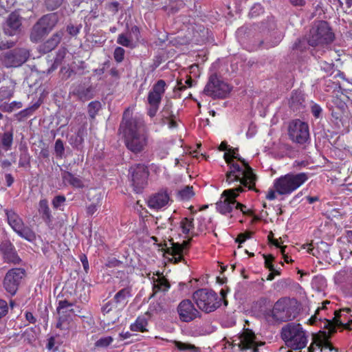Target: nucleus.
I'll return each mask as SVG.
<instances>
[{
	"instance_id": "1",
	"label": "nucleus",
	"mask_w": 352,
	"mask_h": 352,
	"mask_svg": "<svg viewBox=\"0 0 352 352\" xmlns=\"http://www.w3.org/2000/svg\"><path fill=\"white\" fill-rule=\"evenodd\" d=\"M239 33L244 32L248 37L253 38V45L258 48L269 49L276 46L282 40V32L277 29L276 23L273 16L268 17L261 25H253L241 27L238 29Z\"/></svg>"
},
{
	"instance_id": "2",
	"label": "nucleus",
	"mask_w": 352,
	"mask_h": 352,
	"mask_svg": "<svg viewBox=\"0 0 352 352\" xmlns=\"http://www.w3.org/2000/svg\"><path fill=\"white\" fill-rule=\"evenodd\" d=\"M334 40V34L329 23L325 21H319L309 30L307 43L311 47V54L316 58L323 54L329 44Z\"/></svg>"
},
{
	"instance_id": "3",
	"label": "nucleus",
	"mask_w": 352,
	"mask_h": 352,
	"mask_svg": "<svg viewBox=\"0 0 352 352\" xmlns=\"http://www.w3.org/2000/svg\"><path fill=\"white\" fill-rule=\"evenodd\" d=\"M280 336L287 346L293 350L305 348L308 342L307 333L299 323L290 322L283 326Z\"/></svg>"
},
{
	"instance_id": "4",
	"label": "nucleus",
	"mask_w": 352,
	"mask_h": 352,
	"mask_svg": "<svg viewBox=\"0 0 352 352\" xmlns=\"http://www.w3.org/2000/svg\"><path fill=\"white\" fill-rule=\"evenodd\" d=\"M308 179V174L305 173H287L274 180V188L279 195H290Z\"/></svg>"
},
{
	"instance_id": "5",
	"label": "nucleus",
	"mask_w": 352,
	"mask_h": 352,
	"mask_svg": "<svg viewBox=\"0 0 352 352\" xmlns=\"http://www.w3.org/2000/svg\"><path fill=\"white\" fill-rule=\"evenodd\" d=\"M336 316L332 320L324 319L323 329L327 331H320L315 336V342L319 346L329 348L331 351L333 350V346L329 342L332 335L336 332L337 327H342L347 330L352 329V320L348 323L344 324L340 320V315H337L335 312Z\"/></svg>"
},
{
	"instance_id": "6",
	"label": "nucleus",
	"mask_w": 352,
	"mask_h": 352,
	"mask_svg": "<svg viewBox=\"0 0 352 352\" xmlns=\"http://www.w3.org/2000/svg\"><path fill=\"white\" fill-rule=\"evenodd\" d=\"M58 22V16L55 12L41 16L30 29V41L38 43L43 41L53 30Z\"/></svg>"
},
{
	"instance_id": "7",
	"label": "nucleus",
	"mask_w": 352,
	"mask_h": 352,
	"mask_svg": "<svg viewBox=\"0 0 352 352\" xmlns=\"http://www.w3.org/2000/svg\"><path fill=\"white\" fill-rule=\"evenodd\" d=\"M298 312L294 307H292L287 298H280L274 305L272 309L265 311L267 320L272 323H280L292 320L296 317Z\"/></svg>"
},
{
	"instance_id": "8",
	"label": "nucleus",
	"mask_w": 352,
	"mask_h": 352,
	"mask_svg": "<svg viewBox=\"0 0 352 352\" xmlns=\"http://www.w3.org/2000/svg\"><path fill=\"white\" fill-rule=\"evenodd\" d=\"M233 157L241 162L244 168H242L238 164L234 163L232 159L229 157V153H225L223 157L231 169L230 171H233L234 174L240 175L243 182L247 180L249 181L250 182V185L248 186L249 190L258 192V190L255 188L257 176L253 173V169L239 155H237V156L233 155Z\"/></svg>"
},
{
	"instance_id": "9",
	"label": "nucleus",
	"mask_w": 352,
	"mask_h": 352,
	"mask_svg": "<svg viewBox=\"0 0 352 352\" xmlns=\"http://www.w3.org/2000/svg\"><path fill=\"white\" fill-rule=\"evenodd\" d=\"M192 299L199 309L207 314L214 311L221 305V300H219L217 293L206 288L195 291Z\"/></svg>"
},
{
	"instance_id": "10",
	"label": "nucleus",
	"mask_w": 352,
	"mask_h": 352,
	"mask_svg": "<svg viewBox=\"0 0 352 352\" xmlns=\"http://www.w3.org/2000/svg\"><path fill=\"white\" fill-rule=\"evenodd\" d=\"M232 87L223 80H221L216 74L210 76L205 86L203 93L214 99L226 98L231 91Z\"/></svg>"
},
{
	"instance_id": "11",
	"label": "nucleus",
	"mask_w": 352,
	"mask_h": 352,
	"mask_svg": "<svg viewBox=\"0 0 352 352\" xmlns=\"http://www.w3.org/2000/svg\"><path fill=\"white\" fill-rule=\"evenodd\" d=\"M30 56V51L23 47L9 50L1 56V60L7 68L18 67L24 64Z\"/></svg>"
},
{
	"instance_id": "12",
	"label": "nucleus",
	"mask_w": 352,
	"mask_h": 352,
	"mask_svg": "<svg viewBox=\"0 0 352 352\" xmlns=\"http://www.w3.org/2000/svg\"><path fill=\"white\" fill-rule=\"evenodd\" d=\"M289 139L296 144H303L309 140V128L307 122L299 119L290 122L288 126Z\"/></svg>"
},
{
	"instance_id": "13",
	"label": "nucleus",
	"mask_w": 352,
	"mask_h": 352,
	"mask_svg": "<svg viewBox=\"0 0 352 352\" xmlns=\"http://www.w3.org/2000/svg\"><path fill=\"white\" fill-rule=\"evenodd\" d=\"M242 192L243 188L241 186L223 190L221 199L216 204L217 210L222 214L230 213L236 204V198Z\"/></svg>"
},
{
	"instance_id": "14",
	"label": "nucleus",
	"mask_w": 352,
	"mask_h": 352,
	"mask_svg": "<svg viewBox=\"0 0 352 352\" xmlns=\"http://www.w3.org/2000/svg\"><path fill=\"white\" fill-rule=\"evenodd\" d=\"M25 275L26 272L23 268L16 267L9 270L3 278V288L11 296L15 295Z\"/></svg>"
},
{
	"instance_id": "15",
	"label": "nucleus",
	"mask_w": 352,
	"mask_h": 352,
	"mask_svg": "<svg viewBox=\"0 0 352 352\" xmlns=\"http://www.w3.org/2000/svg\"><path fill=\"white\" fill-rule=\"evenodd\" d=\"M143 124L141 120L132 117V113L129 109H126L123 113L122 120L120 125L124 137L143 133Z\"/></svg>"
},
{
	"instance_id": "16",
	"label": "nucleus",
	"mask_w": 352,
	"mask_h": 352,
	"mask_svg": "<svg viewBox=\"0 0 352 352\" xmlns=\"http://www.w3.org/2000/svg\"><path fill=\"white\" fill-rule=\"evenodd\" d=\"M131 183L134 190L139 193L147 184L149 175L148 167L142 164H137L129 169Z\"/></svg>"
},
{
	"instance_id": "17",
	"label": "nucleus",
	"mask_w": 352,
	"mask_h": 352,
	"mask_svg": "<svg viewBox=\"0 0 352 352\" xmlns=\"http://www.w3.org/2000/svg\"><path fill=\"white\" fill-rule=\"evenodd\" d=\"M177 311L180 320L184 322H190L201 317L200 312L188 299L182 300L177 306Z\"/></svg>"
},
{
	"instance_id": "18",
	"label": "nucleus",
	"mask_w": 352,
	"mask_h": 352,
	"mask_svg": "<svg viewBox=\"0 0 352 352\" xmlns=\"http://www.w3.org/2000/svg\"><path fill=\"white\" fill-rule=\"evenodd\" d=\"M239 340V347L241 350L253 349V352H257V347L264 344V342L256 341L254 333L249 329H244L234 341Z\"/></svg>"
},
{
	"instance_id": "19",
	"label": "nucleus",
	"mask_w": 352,
	"mask_h": 352,
	"mask_svg": "<svg viewBox=\"0 0 352 352\" xmlns=\"http://www.w3.org/2000/svg\"><path fill=\"white\" fill-rule=\"evenodd\" d=\"M191 239L183 241L182 243L171 242V247L166 248L165 253L172 256L170 261L178 263L185 261L184 255L187 254L190 244Z\"/></svg>"
},
{
	"instance_id": "20",
	"label": "nucleus",
	"mask_w": 352,
	"mask_h": 352,
	"mask_svg": "<svg viewBox=\"0 0 352 352\" xmlns=\"http://www.w3.org/2000/svg\"><path fill=\"white\" fill-rule=\"evenodd\" d=\"M5 34L12 36L18 35L22 30V17L17 12H11L3 25Z\"/></svg>"
},
{
	"instance_id": "21",
	"label": "nucleus",
	"mask_w": 352,
	"mask_h": 352,
	"mask_svg": "<svg viewBox=\"0 0 352 352\" xmlns=\"http://www.w3.org/2000/svg\"><path fill=\"white\" fill-rule=\"evenodd\" d=\"M125 146L134 154L142 153L148 143V138L144 133H138L124 138Z\"/></svg>"
},
{
	"instance_id": "22",
	"label": "nucleus",
	"mask_w": 352,
	"mask_h": 352,
	"mask_svg": "<svg viewBox=\"0 0 352 352\" xmlns=\"http://www.w3.org/2000/svg\"><path fill=\"white\" fill-rule=\"evenodd\" d=\"M95 93V88L92 85L86 86L85 84L80 83L72 87L69 95L74 96L80 102H85L93 99Z\"/></svg>"
},
{
	"instance_id": "23",
	"label": "nucleus",
	"mask_w": 352,
	"mask_h": 352,
	"mask_svg": "<svg viewBox=\"0 0 352 352\" xmlns=\"http://www.w3.org/2000/svg\"><path fill=\"white\" fill-rule=\"evenodd\" d=\"M166 85V82L164 80H159L153 85L148 95V102L149 104L160 105L162 96L165 92Z\"/></svg>"
},
{
	"instance_id": "24",
	"label": "nucleus",
	"mask_w": 352,
	"mask_h": 352,
	"mask_svg": "<svg viewBox=\"0 0 352 352\" xmlns=\"http://www.w3.org/2000/svg\"><path fill=\"white\" fill-rule=\"evenodd\" d=\"M169 200L170 197L167 190H161L149 198L148 201V206L151 208L159 210L166 206Z\"/></svg>"
},
{
	"instance_id": "25",
	"label": "nucleus",
	"mask_w": 352,
	"mask_h": 352,
	"mask_svg": "<svg viewBox=\"0 0 352 352\" xmlns=\"http://www.w3.org/2000/svg\"><path fill=\"white\" fill-rule=\"evenodd\" d=\"M64 35L63 30L54 33L45 42L39 45V52L47 54L54 50L60 43Z\"/></svg>"
},
{
	"instance_id": "26",
	"label": "nucleus",
	"mask_w": 352,
	"mask_h": 352,
	"mask_svg": "<svg viewBox=\"0 0 352 352\" xmlns=\"http://www.w3.org/2000/svg\"><path fill=\"white\" fill-rule=\"evenodd\" d=\"M38 211L43 221L49 228H50L52 225L54 217L52 214V211L46 199H41L39 201Z\"/></svg>"
},
{
	"instance_id": "27",
	"label": "nucleus",
	"mask_w": 352,
	"mask_h": 352,
	"mask_svg": "<svg viewBox=\"0 0 352 352\" xmlns=\"http://www.w3.org/2000/svg\"><path fill=\"white\" fill-rule=\"evenodd\" d=\"M305 97L301 91H294L292 94L289 104L294 112H300L305 107Z\"/></svg>"
},
{
	"instance_id": "28",
	"label": "nucleus",
	"mask_w": 352,
	"mask_h": 352,
	"mask_svg": "<svg viewBox=\"0 0 352 352\" xmlns=\"http://www.w3.org/2000/svg\"><path fill=\"white\" fill-rule=\"evenodd\" d=\"M131 289L129 287H124L118 292L113 300L119 309H123L128 302V298L131 296Z\"/></svg>"
},
{
	"instance_id": "29",
	"label": "nucleus",
	"mask_w": 352,
	"mask_h": 352,
	"mask_svg": "<svg viewBox=\"0 0 352 352\" xmlns=\"http://www.w3.org/2000/svg\"><path fill=\"white\" fill-rule=\"evenodd\" d=\"M2 251L3 258L6 262L16 264L21 261L20 258L11 243L3 244Z\"/></svg>"
},
{
	"instance_id": "30",
	"label": "nucleus",
	"mask_w": 352,
	"mask_h": 352,
	"mask_svg": "<svg viewBox=\"0 0 352 352\" xmlns=\"http://www.w3.org/2000/svg\"><path fill=\"white\" fill-rule=\"evenodd\" d=\"M61 177L65 183H68L74 188H82L84 184L82 181L77 177H75L72 173L64 170L61 173Z\"/></svg>"
},
{
	"instance_id": "31",
	"label": "nucleus",
	"mask_w": 352,
	"mask_h": 352,
	"mask_svg": "<svg viewBox=\"0 0 352 352\" xmlns=\"http://www.w3.org/2000/svg\"><path fill=\"white\" fill-rule=\"evenodd\" d=\"M5 212L7 217L8 222L12 227L14 231L16 229H19L21 226L23 225L22 219L19 216L12 210H5Z\"/></svg>"
},
{
	"instance_id": "32",
	"label": "nucleus",
	"mask_w": 352,
	"mask_h": 352,
	"mask_svg": "<svg viewBox=\"0 0 352 352\" xmlns=\"http://www.w3.org/2000/svg\"><path fill=\"white\" fill-rule=\"evenodd\" d=\"M13 143V133L12 131H6L0 133V148L5 151H10Z\"/></svg>"
},
{
	"instance_id": "33",
	"label": "nucleus",
	"mask_w": 352,
	"mask_h": 352,
	"mask_svg": "<svg viewBox=\"0 0 352 352\" xmlns=\"http://www.w3.org/2000/svg\"><path fill=\"white\" fill-rule=\"evenodd\" d=\"M160 124L162 125H165L168 119L176 118V115L173 113L172 111V103L170 102H167V103L164 105L162 110L160 113Z\"/></svg>"
},
{
	"instance_id": "34",
	"label": "nucleus",
	"mask_w": 352,
	"mask_h": 352,
	"mask_svg": "<svg viewBox=\"0 0 352 352\" xmlns=\"http://www.w3.org/2000/svg\"><path fill=\"white\" fill-rule=\"evenodd\" d=\"M73 304L67 301V300H60L58 302V306L57 307V313L60 316V320H64L65 317L70 316L71 309Z\"/></svg>"
},
{
	"instance_id": "35",
	"label": "nucleus",
	"mask_w": 352,
	"mask_h": 352,
	"mask_svg": "<svg viewBox=\"0 0 352 352\" xmlns=\"http://www.w3.org/2000/svg\"><path fill=\"white\" fill-rule=\"evenodd\" d=\"M40 105L41 102L38 101L32 106L19 111L18 113L15 114L14 116L18 121L21 122L25 118L32 116L33 113L38 109Z\"/></svg>"
},
{
	"instance_id": "36",
	"label": "nucleus",
	"mask_w": 352,
	"mask_h": 352,
	"mask_svg": "<svg viewBox=\"0 0 352 352\" xmlns=\"http://www.w3.org/2000/svg\"><path fill=\"white\" fill-rule=\"evenodd\" d=\"M21 237L26 239L28 241H33L36 239L34 232L28 226H24V224L21 226L19 229L14 230Z\"/></svg>"
},
{
	"instance_id": "37",
	"label": "nucleus",
	"mask_w": 352,
	"mask_h": 352,
	"mask_svg": "<svg viewBox=\"0 0 352 352\" xmlns=\"http://www.w3.org/2000/svg\"><path fill=\"white\" fill-rule=\"evenodd\" d=\"M195 195L193 187L191 186H186L181 190H179L177 193V199L179 201H188Z\"/></svg>"
},
{
	"instance_id": "38",
	"label": "nucleus",
	"mask_w": 352,
	"mask_h": 352,
	"mask_svg": "<svg viewBox=\"0 0 352 352\" xmlns=\"http://www.w3.org/2000/svg\"><path fill=\"white\" fill-rule=\"evenodd\" d=\"M156 282H157V283H154V284H153V293L150 296V298L153 297L155 296V294L158 292L168 291V289L170 287L168 281L164 278H158L156 280Z\"/></svg>"
},
{
	"instance_id": "39",
	"label": "nucleus",
	"mask_w": 352,
	"mask_h": 352,
	"mask_svg": "<svg viewBox=\"0 0 352 352\" xmlns=\"http://www.w3.org/2000/svg\"><path fill=\"white\" fill-rule=\"evenodd\" d=\"M147 324V320L143 316H139L137 318L135 322L131 324L130 329L132 331L144 332L146 331V327Z\"/></svg>"
},
{
	"instance_id": "40",
	"label": "nucleus",
	"mask_w": 352,
	"mask_h": 352,
	"mask_svg": "<svg viewBox=\"0 0 352 352\" xmlns=\"http://www.w3.org/2000/svg\"><path fill=\"white\" fill-rule=\"evenodd\" d=\"M21 154L19 156V167H30L31 157L26 147L23 149L21 148Z\"/></svg>"
},
{
	"instance_id": "41",
	"label": "nucleus",
	"mask_w": 352,
	"mask_h": 352,
	"mask_svg": "<svg viewBox=\"0 0 352 352\" xmlns=\"http://www.w3.org/2000/svg\"><path fill=\"white\" fill-rule=\"evenodd\" d=\"M226 182L228 183L229 185L232 184L234 182H239L241 185H243L245 187H248L250 185V182L249 181H245V182L242 181L241 177L240 175L234 174L233 171H228L226 173Z\"/></svg>"
},
{
	"instance_id": "42",
	"label": "nucleus",
	"mask_w": 352,
	"mask_h": 352,
	"mask_svg": "<svg viewBox=\"0 0 352 352\" xmlns=\"http://www.w3.org/2000/svg\"><path fill=\"white\" fill-rule=\"evenodd\" d=\"M101 108V102L98 100H94L89 102L87 106V112L89 117L91 119H94Z\"/></svg>"
},
{
	"instance_id": "43",
	"label": "nucleus",
	"mask_w": 352,
	"mask_h": 352,
	"mask_svg": "<svg viewBox=\"0 0 352 352\" xmlns=\"http://www.w3.org/2000/svg\"><path fill=\"white\" fill-rule=\"evenodd\" d=\"M180 228L184 234H190V231L194 228V219L188 217L183 218L180 221Z\"/></svg>"
},
{
	"instance_id": "44",
	"label": "nucleus",
	"mask_w": 352,
	"mask_h": 352,
	"mask_svg": "<svg viewBox=\"0 0 352 352\" xmlns=\"http://www.w3.org/2000/svg\"><path fill=\"white\" fill-rule=\"evenodd\" d=\"M311 47L307 43V36L306 38H298L296 40V41L294 43L292 46L293 50L303 52L306 50H311Z\"/></svg>"
},
{
	"instance_id": "45",
	"label": "nucleus",
	"mask_w": 352,
	"mask_h": 352,
	"mask_svg": "<svg viewBox=\"0 0 352 352\" xmlns=\"http://www.w3.org/2000/svg\"><path fill=\"white\" fill-rule=\"evenodd\" d=\"M69 142L74 148L80 150L82 148L84 138L74 134L70 136Z\"/></svg>"
},
{
	"instance_id": "46",
	"label": "nucleus",
	"mask_w": 352,
	"mask_h": 352,
	"mask_svg": "<svg viewBox=\"0 0 352 352\" xmlns=\"http://www.w3.org/2000/svg\"><path fill=\"white\" fill-rule=\"evenodd\" d=\"M22 106V102L14 101L10 104L4 103L0 104V110L4 112H12L15 109L21 108Z\"/></svg>"
},
{
	"instance_id": "47",
	"label": "nucleus",
	"mask_w": 352,
	"mask_h": 352,
	"mask_svg": "<svg viewBox=\"0 0 352 352\" xmlns=\"http://www.w3.org/2000/svg\"><path fill=\"white\" fill-rule=\"evenodd\" d=\"M113 341L111 336L102 337L98 339L94 344L95 347L105 349L107 348Z\"/></svg>"
},
{
	"instance_id": "48",
	"label": "nucleus",
	"mask_w": 352,
	"mask_h": 352,
	"mask_svg": "<svg viewBox=\"0 0 352 352\" xmlns=\"http://www.w3.org/2000/svg\"><path fill=\"white\" fill-rule=\"evenodd\" d=\"M54 152L56 157L62 159L65 155V146L63 141L60 139H57L54 144Z\"/></svg>"
},
{
	"instance_id": "49",
	"label": "nucleus",
	"mask_w": 352,
	"mask_h": 352,
	"mask_svg": "<svg viewBox=\"0 0 352 352\" xmlns=\"http://www.w3.org/2000/svg\"><path fill=\"white\" fill-rule=\"evenodd\" d=\"M173 343L175 346L180 351H195L197 347L191 344L182 342L181 341L174 340Z\"/></svg>"
},
{
	"instance_id": "50",
	"label": "nucleus",
	"mask_w": 352,
	"mask_h": 352,
	"mask_svg": "<svg viewBox=\"0 0 352 352\" xmlns=\"http://www.w3.org/2000/svg\"><path fill=\"white\" fill-rule=\"evenodd\" d=\"M117 43L122 46L127 47H133V43L131 38L129 37H127L124 34H121L118 36Z\"/></svg>"
},
{
	"instance_id": "51",
	"label": "nucleus",
	"mask_w": 352,
	"mask_h": 352,
	"mask_svg": "<svg viewBox=\"0 0 352 352\" xmlns=\"http://www.w3.org/2000/svg\"><path fill=\"white\" fill-rule=\"evenodd\" d=\"M82 28V24L74 25L72 23H69L67 25V32L71 36H76L80 32Z\"/></svg>"
},
{
	"instance_id": "52",
	"label": "nucleus",
	"mask_w": 352,
	"mask_h": 352,
	"mask_svg": "<svg viewBox=\"0 0 352 352\" xmlns=\"http://www.w3.org/2000/svg\"><path fill=\"white\" fill-rule=\"evenodd\" d=\"M124 53L125 51L123 48L121 47H117L113 52V57L115 60L118 63L122 62L124 58Z\"/></svg>"
},
{
	"instance_id": "53",
	"label": "nucleus",
	"mask_w": 352,
	"mask_h": 352,
	"mask_svg": "<svg viewBox=\"0 0 352 352\" xmlns=\"http://www.w3.org/2000/svg\"><path fill=\"white\" fill-rule=\"evenodd\" d=\"M63 2V0H45V3L48 10H54L58 8Z\"/></svg>"
},
{
	"instance_id": "54",
	"label": "nucleus",
	"mask_w": 352,
	"mask_h": 352,
	"mask_svg": "<svg viewBox=\"0 0 352 352\" xmlns=\"http://www.w3.org/2000/svg\"><path fill=\"white\" fill-rule=\"evenodd\" d=\"M58 345H59V344H58V342H56V338L54 337V336H51L47 340V343L46 344V348L49 351H56L58 350Z\"/></svg>"
},
{
	"instance_id": "55",
	"label": "nucleus",
	"mask_w": 352,
	"mask_h": 352,
	"mask_svg": "<svg viewBox=\"0 0 352 352\" xmlns=\"http://www.w3.org/2000/svg\"><path fill=\"white\" fill-rule=\"evenodd\" d=\"M34 329L33 327L27 329L22 334L25 340H27L28 343H32L35 340V336L33 335Z\"/></svg>"
},
{
	"instance_id": "56",
	"label": "nucleus",
	"mask_w": 352,
	"mask_h": 352,
	"mask_svg": "<svg viewBox=\"0 0 352 352\" xmlns=\"http://www.w3.org/2000/svg\"><path fill=\"white\" fill-rule=\"evenodd\" d=\"M66 201V198L64 195H57L54 197L52 199V206L54 208H58L61 205H63Z\"/></svg>"
},
{
	"instance_id": "57",
	"label": "nucleus",
	"mask_w": 352,
	"mask_h": 352,
	"mask_svg": "<svg viewBox=\"0 0 352 352\" xmlns=\"http://www.w3.org/2000/svg\"><path fill=\"white\" fill-rule=\"evenodd\" d=\"M60 72L63 74V78L64 80H67L76 74L74 69L67 67H62Z\"/></svg>"
},
{
	"instance_id": "58",
	"label": "nucleus",
	"mask_w": 352,
	"mask_h": 352,
	"mask_svg": "<svg viewBox=\"0 0 352 352\" xmlns=\"http://www.w3.org/2000/svg\"><path fill=\"white\" fill-rule=\"evenodd\" d=\"M263 12V7L260 4H256L251 8L249 15L251 17H256Z\"/></svg>"
},
{
	"instance_id": "59",
	"label": "nucleus",
	"mask_w": 352,
	"mask_h": 352,
	"mask_svg": "<svg viewBox=\"0 0 352 352\" xmlns=\"http://www.w3.org/2000/svg\"><path fill=\"white\" fill-rule=\"evenodd\" d=\"M81 117H82V119L85 120V122H83V124L78 128L76 135H79L81 138H84L87 134V129H86L87 118H86V116H83V115H82Z\"/></svg>"
},
{
	"instance_id": "60",
	"label": "nucleus",
	"mask_w": 352,
	"mask_h": 352,
	"mask_svg": "<svg viewBox=\"0 0 352 352\" xmlns=\"http://www.w3.org/2000/svg\"><path fill=\"white\" fill-rule=\"evenodd\" d=\"M263 257L265 258V267L267 269H269L270 271H271V272L274 271V267L273 264L272 263L274 259V256H272V254H270V255L263 254Z\"/></svg>"
},
{
	"instance_id": "61",
	"label": "nucleus",
	"mask_w": 352,
	"mask_h": 352,
	"mask_svg": "<svg viewBox=\"0 0 352 352\" xmlns=\"http://www.w3.org/2000/svg\"><path fill=\"white\" fill-rule=\"evenodd\" d=\"M116 308H118L119 309V307H117V305H116V303H114V301L112 300H109V302H107L102 308V311L104 313V314H107L109 313L110 311H111L113 309H116Z\"/></svg>"
},
{
	"instance_id": "62",
	"label": "nucleus",
	"mask_w": 352,
	"mask_h": 352,
	"mask_svg": "<svg viewBox=\"0 0 352 352\" xmlns=\"http://www.w3.org/2000/svg\"><path fill=\"white\" fill-rule=\"evenodd\" d=\"M311 111L315 118H319L321 116L322 109L320 105L314 103L311 107Z\"/></svg>"
},
{
	"instance_id": "63",
	"label": "nucleus",
	"mask_w": 352,
	"mask_h": 352,
	"mask_svg": "<svg viewBox=\"0 0 352 352\" xmlns=\"http://www.w3.org/2000/svg\"><path fill=\"white\" fill-rule=\"evenodd\" d=\"M130 38L138 41L140 38V31L138 26L133 25L131 27L130 30Z\"/></svg>"
},
{
	"instance_id": "64",
	"label": "nucleus",
	"mask_w": 352,
	"mask_h": 352,
	"mask_svg": "<svg viewBox=\"0 0 352 352\" xmlns=\"http://www.w3.org/2000/svg\"><path fill=\"white\" fill-rule=\"evenodd\" d=\"M320 66L322 70L324 71L327 73L331 74L333 72V63H329L326 61H321L320 63Z\"/></svg>"
}]
</instances>
